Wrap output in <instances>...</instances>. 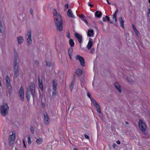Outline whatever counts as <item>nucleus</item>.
<instances>
[{"mask_svg": "<svg viewBox=\"0 0 150 150\" xmlns=\"http://www.w3.org/2000/svg\"><path fill=\"white\" fill-rule=\"evenodd\" d=\"M74 80L72 81V82L70 86V88L71 91H72L73 89L74 84Z\"/></svg>", "mask_w": 150, "mask_h": 150, "instance_id": "obj_24", "label": "nucleus"}, {"mask_svg": "<svg viewBox=\"0 0 150 150\" xmlns=\"http://www.w3.org/2000/svg\"><path fill=\"white\" fill-rule=\"evenodd\" d=\"M95 15L96 17L99 18L101 16L102 13L101 11H97L95 13Z\"/></svg>", "mask_w": 150, "mask_h": 150, "instance_id": "obj_16", "label": "nucleus"}, {"mask_svg": "<svg viewBox=\"0 0 150 150\" xmlns=\"http://www.w3.org/2000/svg\"><path fill=\"white\" fill-rule=\"evenodd\" d=\"M18 40L19 43L21 44L23 42V38H18Z\"/></svg>", "mask_w": 150, "mask_h": 150, "instance_id": "obj_30", "label": "nucleus"}, {"mask_svg": "<svg viewBox=\"0 0 150 150\" xmlns=\"http://www.w3.org/2000/svg\"><path fill=\"white\" fill-rule=\"evenodd\" d=\"M75 58L76 60L79 61L81 66H85V61L83 57L79 55H77L76 56Z\"/></svg>", "mask_w": 150, "mask_h": 150, "instance_id": "obj_8", "label": "nucleus"}, {"mask_svg": "<svg viewBox=\"0 0 150 150\" xmlns=\"http://www.w3.org/2000/svg\"><path fill=\"white\" fill-rule=\"evenodd\" d=\"M138 125L140 129L143 133H144L146 128V124L142 120H140L139 122Z\"/></svg>", "mask_w": 150, "mask_h": 150, "instance_id": "obj_6", "label": "nucleus"}, {"mask_svg": "<svg viewBox=\"0 0 150 150\" xmlns=\"http://www.w3.org/2000/svg\"><path fill=\"white\" fill-rule=\"evenodd\" d=\"M74 36L75 38H82V35L77 33H75Z\"/></svg>", "mask_w": 150, "mask_h": 150, "instance_id": "obj_29", "label": "nucleus"}, {"mask_svg": "<svg viewBox=\"0 0 150 150\" xmlns=\"http://www.w3.org/2000/svg\"><path fill=\"white\" fill-rule=\"evenodd\" d=\"M105 18H106V19H107V21H109L110 23H112V22L111 21H110V20L109 19V17L107 16H105Z\"/></svg>", "mask_w": 150, "mask_h": 150, "instance_id": "obj_33", "label": "nucleus"}, {"mask_svg": "<svg viewBox=\"0 0 150 150\" xmlns=\"http://www.w3.org/2000/svg\"><path fill=\"white\" fill-rule=\"evenodd\" d=\"M43 139L42 138H39L36 139L35 143L38 145H40L42 144Z\"/></svg>", "mask_w": 150, "mask_h": 150, "instance_id": "obj_11", "label": "nucleus"}, {"mask_svg": "<svg viewBox=\"0 0 150 150\" xmlns=\"http://www.w3.org/2000/svg\"><path fill=\"white\" fill-rule=\"evenodd\" d=\"M107 1V2L108 3V4H110V3L109 2V1H108V0H106Z\"/></svg>", "mask_w": 150, "mask_h": 150, "instance_id": "obj_50", "label": "nucleus"}, {"mask_svg": "<svg viewBox=\"0 0 150 150\" xmlns=\"http://www.w3.org/2000/svg\"><path fill=\"white\" fill-rule=\"evenodd\" d=\"M27 35L28 36V38H31V33L30 31H29L28 32Z\"/></svg>", "mask_w": 150, "mask_h": 150, "instance_id": "obj_32", "label": "nucleus"}, {"mask_svg": "<svg viewBox=\"0 0 150 150\" xmlns=\"http://www.w3.org/2000/svg\"><path fill=\"white\" fill-rule=\"evenodd\" d=\"M30 129L31 132L32 134H34V129L33 127H31L30 128Z\"/></svg>", "mask_w": 150, "mask_h": 150, "instance_id": "obj_31", "label": "nucleus"}, {"mask_svg": "<svg viewBox=\"0 0 150 150\" xmlns=\"http://www.w3.org/2000/svg\"><path fill=\"white\" fill-rule=\"evenodd\" d=\"M69 42V45L71 47H73L74 46V41L72 39H70Z\"/></svg>", "mask_w": 150, "mask_h": 150, "instance_id": "obj_23", "label": "nucleus"}, {"mask_svg": "<svg viewBox=\"0 0 150 150\" xmlns=\"http://www.w3.org/2000/svg\"><path fill=\"white\" fill-rule=\"evenodd\" d=\"M94 80L93 81V87L94 86Z\"/></svg>", "mask_w": 150, "mask_h": 150, "instance_id": "obj_51", "label": "nucleus"}, {"mask_svg": "<svg viewBox=\"0 0 150 150\" xmlns=\"http://www.w3.org/2000/svg\"><path fill=\"white\" fill-rule=\"evenodd\" d=\"M18 96L21 101H23L24 100V91L23 86H21L18 91Z\"/></svg>", "mask_w": 150, "mask_h": 150, "instance_id": "obj_7", "label": "nucleus"}, {"mask_svg": "<svg viewBox=\"0 0 150 150\" xmlns=\"http://www.w3.org/2000/svg\"><path fill=\"white\" fill-rule=\"evenodd\" d=\"M88 6H90L91 8H93V4H90L89 2H88Z\"/></svg>", "mask_w": 150, "mask_h": 150, "instance_id": "obj_34", "label": "nucleus"}, {"mask_svg": "<svg viewBox=\"0 0 150 150\" xmlns=\"http://www.w3.org/2000/svg\"><path fill=\"white\" fill-rule=\"evenodd\" d=\"M30 12L31 15H32L33 13V10L32 8L30 9Z\"/></svg>", "mask_w": 150, "mask_h": 150, "instance_id": "obj_40", "label": "nucleus"}, {"mask_svg": "<svg viewBox=\"0 0 150 150\" xmlns=\"http://www.w3.org/2000/svg\"><path fill=\"white\" fill-rule=\"evenodd\" d=\"M84 137H85V138L86 139H89V136H88V135H86V134H85L84 135Z\"/></svg>", "mask_w": 150, "mask_h": 150, "instance_id": "obj_37", "label": "nucleus"}, {"mask_svg": "<svg viewBox=\"0 0 150 150\" xmlns=\"http://www.w3.org/2000/svg\"><path fill=\"white\" fill-rule=\"evenodd\" d=\"M14 76L16 78L19 75L18 71V64L16 62L15 63L14 66Z\"/></svg>", "mask_w": 150, "mask_h": 150, "instance_id": "obj_9", "label": "nucleus"}, {"mask_svg": "<svg viewBox=\"0 0 150 150\" xmlns=\"http://www.w3.org/2000/svg\"><path fill=\"white\" fill-rule=\"evenodd\" d=\"M82 74V70L80 69H77L75 72V76H79Z\"/></svg>", "mask_w": 150, "mask_h": 150, "instance_id": "obj_12", "label": "nucleus"}, {"mask_svg": "<svg viewBox=\"0 0 150 150\" xmlns=\"http://www.w3.org/2000/svg\"><path fill=\"white\" fill-rule=\"evenodd\" d=\"M116 145L115 144H114L112 145V147L113 148H115L116 147Z\"/></svg>", "mask_w": 150, "mask_h": 150, "instance_id": "obj_46", "label": "nucleus"}, {"mask_svg": "<svg viewBox=\"0 0 150 150\" xmlns=\"http://www.w3.org/2000/svg\"><path fill=\"white\" fill-rule=\"evenodd\" d=\"M16 150H17L16 149Z\"/></svg>", "mask_w": 150, "mask_h": 150, "instance_id": "obj_56", "label": "nucleus"}, {"mask_svg": "<svg viewBox=\"0 0 150 150\" xmlns=\"http://www.w3.org/2000/svg\"><path fill=\"white\" fill-rule=\"evenodd\" d=\"M149 2L150 3V0H149Z\"/></svg>", "mask_w": 150, "mask_h": 150, "instance_id": "obj_55", "label": "nucleus"}, {"mask_svg": "<svg viewBox=\"0 0 150 150\" xmlns=\"http://www.w3.org/2000/svg\"><path fill=\"white\" fill-rule=\"evenodd\" d=\"M116 143L118 144H120V141L119 140H118L117 142Z\"/></svg>", "mask_w": 150, "mask_h": 150, "instance_id": "obj_48", "label": "nucleus"}, {"mask_svg": "<svg viewBox=\"0 0 150 150\" xmlns=\"http://www.w3.org/2000/svg\"><path fill=\"white\" fill-rule=\"evenodd\" d=\"M17 38H23V37L22 36H20L18 37Z\"/></svg>", "mask_w": 150, "mask_h": 150, "instance_id": "obj_53", "label": "nucleus"}, {"mask_svg": "<svg viewBox=\"0 0 150 150\" xmlns=\"http://www.w3.org/2000/svg\"><path fill=\"white\" fill-rule=\"evenodd\" d=\"M41 105H42V107L43 108H44L45 107V103H44L42 102V103Z\"/></svg>", "mask_w": 150, "mask_h": 150, "instance_id": "obj_42", "label": "nucleus"}, {"mask_svg": "<svg viewBox=\"0 0 150 150\" xmlns=\"http://www.w3.org/2000/svg\"><path fill=\"white\" fill-rule=\"evenodd\" d=\"M55 96V93L54 92H53L52 93V96L54 97Z\"/></svg>", "mask_w": 150, "mask_h": 150, "instance_id": "obj_47", "label": "nucleus"}, {"mask_svg": "<svg viewBox=\"0 0 150 150\" xmlns=\"http://www.w3.org/2000/svg\"><path fill=\"white\" fill-rule=\"evenodd\" d=\"M87 95L91 99V104L94 105L98 112H100V110L99 105H98L96 102L93 98L91 97V94L88 92H87Z\"/></svg>", "mask_w": 150, "mask_h": 150, "instance_id": "obj_5", "label": "nucleus"}, {"mask_svg": "<svg viewBox=\"0 0 150 150\" xmlns=\"http://www.w3.org/2000/svg\"><path fill=\"white\" fill-rule=\"evenodd\" d=\"M67 15L69 17L74 18V16L73 14L71 9H69L67 12Z\"/></svg>", "mask_w": 150, "mask_h": 150, "instance_id": "obj_17", "label": "nucleus"}, {"mask_svg": "<svg viewBox=\"0 0 150 150\" xmlns=\"http://www.w3.org/2000/svg\"><path fill=\"white\" fill-rule=\"evenodd\" d=\"M57 84L54 81H53V89L54 91H55L56 89V86Z\"/></svg>", "mask_w": 150, "mask_h": 150, "instance_id": "obj_26", "label": "nucleus"}, {"mask_svg": "<svg viewBox=\"0 0 150 150\" xmlns=\"http://www.w3.org/2000/svg\"><path fill=\"white\" fill-rule=\"evenodd\" d=\"M132 28L135 34L137 37H138L139 35V32L136 29L135 26L133 24L132 25Z\"/></svg>", "mask_w": 150, "mask_h": 150, "instance_id": "obj_18", "label": "nucleus"}, {"mask_svg": "<svg viewBox=\"0 0 150 150\" xmlns=\"http://www.w3.org/2000/svg\"><path fill=\"white\" fill-rule=\"evenodd\" d=\"M23 147H24V148H25L26 147V146L25 144V141L24 140H23Z\"/></svg>", "mask_w": 150, "mask_h": 150, "instance_id": "obj_36", "label": "nucleus"}, {"mask_svg": "<svg viewBox=\"0 0 150 150\" xmlns=\"http://www.w3.org/2000/svg\"><path fill=\"white\" fill-rule=\"evenodd\" d=\"M46 64L47 66H50L51 63L50 62H47Z\"/></svg>", "mask_w": 150, "mask_h": 150, "instance_id": "obj_41", "label": "nucleus"}, {"mask_svg": "<svg viewBox=\"0 0 150 150\" xmlns=\"http://www.w3.org/2000/svg\"><path fill=\"white\" fill-rule=\"evenodd\" d=\"M83 21L84 22H85L87 24H88V22H87V20L86 19H83Z\"/></svg>", "mask_w": 150, "mask_h": 150, "instance_id": "obj_39", "label": "nucleus"}, {"mask_svg": "<svg viewBox=\"0 0 150 150\" xmlns=\"http://www.w3.org/2000/svg\"><path fill=\"white\" fill-rule=\"evenodd\" d=\"M94 34L93 31L92 30H89L87 33V35L89 37H91Z\"/></svg>", "mask_w": 150, "mask_h": 150, "instance_id": "obj_21", "label": "nucleus"}, {"mask_svg": "<svg viewBox=\"0 0 150 150\" xmlns=\"http://www.w3.org/2000/svg\"><path fill=\"white\" fill-rule=\"evenodd\" d=\"M118 20L120 24V26L123 28H124V21L123 20L122 17H119Z\"/></svg>", "mask_w": 150, "mask_h": 150, "instance_id": "obj_13", "label": "nucleus"}, {"mask_svg": "<svg viewBox=\"0 0 150 150\" xmlns=\"http://www.w3.org/2000/svg\"><path fill=\"white\" fill-rule=\"evenodd\" d=\"M148 13H150V8L148 9Z\"/></svg>", "mask_w": 150, "mask_h": 150, "instance_id": "obj_49", "label": "nucleus"}, {"mask_svg": "<svg viewBox=\"0 0 150 150\" xmlns=\"http://www.w3.org/2000/svg\"><path fill=\"white\" fill-rule=\"evenodd\" d=\"M9 107L7 103H4L0 106V112L2 116H5L8 114Z\"/></svg>", "mask_w": 150, "mask_h": 150, "instance_id": "obj_3", "label": "nucleus"}, {"mask_svg": "<svg viewBox=\"0 0 150 150\" xmlns=\"http://www.w3.org/2000/svg\"><path fill=\"white\" fill-rule=\"evenodd\" d=\"M125 123H126V124H128V122H125Z\"/></svg>", "mask_w": 150, "mask_h": 150, "instance_id": "obj_52", "label": "nucleus"}, {"mask_svg": "<svg viewBox=\"0 0 150 150\" xmlns=\"http://www.w3.org/2000/svg\"><path fill=\"white\" fill-rule=\"evenodd\" d=\"M93 44V40L90 38L88 42L87 45V48L88 49H90L92 46Z\"/></svg>", "mask_w": 150, "mask_h": 150, "instance_id": "obj_14", "label": "nucleus"}, {"mask_svg": "<svg viewBox=\"0 0 150 150\" xmlns=\"http://www.w3.org/2000/svg\"><path fill=\"white\" fill-rule=\"evenodd\" d=\"M114 86L117 89L119 92L121 93V90L119 84L118 83H116L114 84Z\"/></svg>", "mask_w": 150, "mask_h": 150, "instance_id": "obj_19", "label": "nucleus"}, {"mask_svg": "<svg viewBox=\"0 0 150 150\" xmlns=\"http://www.w3.org/2000/svg\"><path fill=\"white\" fill-rule=\"evenodd\" d=\"M28 143L29 145H30L32 143V141L30 137L29 136H28Z\"/></svg>", "mask_w": 150, "mask_h": 150, "instance_id": "obj_28", "label": "nucleus"}, {"mask_svg": "<svg viewBox=\"0 0 150 150\" xmlns=\"http://www.w3.org/2000/svg\"><path fill=\"white\" fill-rule=\"evenodd\" d=\"M30 94L33 97L35 95V85L33 83H31L29 88L27 89L26 97L28 101L30 100Z\"/></svg>", "mask_w": 150, "mask_h": 150, "instance_id": "obj_2", "label": "nucleus"}, {"mask_svg": "<svg viewBox=\"0 0 150 150\" xmlns=\"http://www.w3.org/2000/svg\"><path fill=\"white\" fill-rule=\"evenodd\" d=\"M16 132L15 131L11 132V134L9 136L8 141L10 146H12L14 143L16 138Z\"/></svg>", "mask_w": 150, "mask_h": 150, "instance_id": "obj_4", "label": "nucleus"}, {"mask_svg": "<svg viewBox=\"0 0 150 150\" xmlns=\"http://www.w3.org/2000/svg\"><path fill=\"white\" fill-rule=\"evenodd\" d=\"M72 51H73V49L72 48L69 49L68 50L69 54V55L71 59V53H72Z\"/></svg>", "mask_w": 150, "mask_h": 150, "instance_id": "obj_25", "label": "nucleus"}, {"mask_svg": "<svg viewBox=\"0 0 150 150\" xmlns=\"http://www.w3.org/2000/svg\"><path fill=\"white\" fill-rule=\"evenodd\" d=\"M39 88L42 91L43 90V86L42 84V80L39 79Z\"/></svg>", "mask_w": 150, "mask_h": 150, "instance_id": "obj_22", "label": "nucleus"}, {"mask_svg": "<svg viewBox=\"0 0 150 150\" xmlns=\"http://www.w3.org/2000/svg\"><path fill=\"white\" fill-rule=\"evenodd\" d=\"M44 115V122L45 124H47L49 122V119L48 115L46 114H45Z\"/></svg>", "mask_w": 150, "mask_h": 150, "instance_id": "obj_15", "label": "nucleus"}, {"mask_svg": "<svg viewBox=\"0 0 150 150\" xmlns=\"http://www.w3.org/2000/svg\"><path fill=\"white\" fill-rule=\"evenodd\" d=\"M118 12V10L117 9V10H116L115 11V12L114 13V14L113 16V19L114 20L115 22L117 21V18H116V16L117 14V13Z\"/></svg>", "mask_w": 150, "mask_h": 150, "instance_id": "obj_20", "label": "nucleus"}, {"mask_svg": "<svg viewBox=\"0 0 150 150\" xmlns=\"http://www.w3.org/2000/svg\"><path fill=\"white\" fill-rule=\"evenodd\" d=\"M53 14L55 26L57 29L59 31H61L63 30V21L62 16L57 12L55 9H53Z\"/></svg>", "mask_w": 150, "mask_h": 150, "instance_id": "obj_1", "label": "nucleus"}, {"mask_svg": "<svg viewBox=\"0 0 150 150\" xmlns=\"http://www.w3.org/2000/svg\"><path fill=\"white\" fill-rule=\"evenodd\" d=\"M102 19L103 21H106V18H105V17H103Z\"/></svg>", "mask_w": 150, "mask_h": 150, "instance_id": "obj_45", "label": "nucleus"}, {"mask_svg": "<svg viewBox=\"0 0 150 150\" xmlns=\"http://www.w3.org/2000/svg\"><path fill=\"white\" fill-rule=\"evenodd\" d=\"M6 83L7 87L9 89H11V86L10 83V80L8 76H6L5 78Z\"/></svg>", "mask_w": 150, "mask_h": 150, "instance_id": "obj_10", "label": "nucleus"}, {"mask_svg": "<svg viewBox=\"0 0 150 150\" xmlns=\"http://www.w3.org/2000/svg\"><path fill=\"white\" fill-rule=\"evenodd\" d=\"M84 15L83 14H81L80 15V17L82 18H84Z\"/></svg>", "mask_w": 150, "mask_h": 150, "instance_id": "obj_43", "label": "nucleus"}, {"mask_svg": "<svg viewBox=\"0 0 150 150\" xmlns=\"http://www.w3.org/2000/svg\"><path fill=\"white\" fill-rule=\"evenodd\" d=\"M74 150H78L76 149H74Z\"/></svg>", "mask_w": 150, "mask_h": 150, "instance_id": "obj_54", "label": "nucleus"}, {"mask_svg": "<svg viewBox=\"0 0 150 150\" xmlns=\"http://www.w3.org/2000/svg\"><path fill=\"white\" fill-rule=\"evenodd\" d=\"M78 40L79 41V42L81 43L82 41V38H77Z\"/></svg>", "mask_w": 150, "mask_h": 150, "instance_id": "obj_35", "label": "nucleus"}, {"mask_svg": "<svg viewBox=\"0 0 150 150\" xmlns=\"http://www.w3.org/2000/svg\"><path fill=\"white\" fill-rule=\"evenodd\" d=\"M69 35H70V33H69V31L68 33V34H67V38H70Z\"/></svg>", "mask_w": 150, "mask_h": 150, "instance_id": "obj_44", "label": "nucleus"}, {"mask_svg": "<svg viewBox=\"0 0 150 150\" xmlns=\"http://www.w3.org/2000/svg\"><path fill=\"white\" fill-rule=\"evenodd\" d=\"M27 42L28 45L30 44L32 42L31 38H27Z\"/></svg>", "mask_w": 150, "mask_h": 150, "instance_id": "obj_27", "label": "nucleus"}, {"mask_svg": "<svg viewBox=\"0 0 150 150\" xmlns=\"http://www.w3.org/2000/svg\"><path fill=\"white\" fill-rule=\"evenodd\" d=\"M64 7H65V8L66 9H67V8H68V7H69V5H68V4H66L65 5Z\"/></svg>", "mask_w": 150, "mask_h": 150, "instance_id": "obj_38", "label": "nucleus"}]
</instances>
